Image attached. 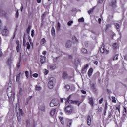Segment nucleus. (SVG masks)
<instances>
[{"label":"nucleus","mask_w":127,"mask_h":127,"mask_svg":"<svg viewBox=\"0 0 127 127\" xmlns=\"http://www.w3.org/2000/svg\"><path fill=\"white\" fill-rule=\"evenodd\" d=\"M61 26V25L60 24V23H59V22H58V23H57V30H58V31L60 30Z\"/></svg>","instance_id":"nucleus-27"},{"label":"nucleus","mask_w":127,"mask_h":127,"mask_svg":"<svg viewBox=\"0 0 127 127\" xmlns=\"http://www.w3.org/2000/svg\"><path fill=\"white\" fill-rule=\"evenodd\" d=\"M63 79H67V78H72V77L68 76V73H67V72L64 71L63 73Z\"/></svg>","instance_id":"nucleus-10"},{"label":"nucleus","mask_w":127,"mask_h":127,"mask_svg":"<svg viewBox=\"0 0 127 127\" xmlns=\"http://www.w3.org/2000/svg\"><path fill=\"white\" fill-rule=\"evenodd\" d=\"M72 23H74V22L73 21H69L67 23V25H68V26H71Z\"/></svg>","instance_id":"nucleus-29"},{"label":"nucleus","mask_w":127,"mask_h":127,"mask_svg":"<svg viewBox=\"0 0 127 127\" xmlns=\"http://www.w3.org/2000/svg\"><path fill=\"white\" fill-rule=\"evenodd\" d=\"M50 70H55L56 68V65L55 64H52L50 66Z\"/></svg>","instance_id":"nucleus-18"},{"label":"nucleus","mask_w":127,"mask_h":127,"mask_svg":"<svg viewBox=\"0 0 127 127\" xmlns=\"http://www.w3.org/2000/svg\"><path fill=\"white\" fill-rule=\"evenodd\" d=\"M65 88L66 89V90H67V91H68V90H70V85H66Z\"/></svg>","instance_id":"nucleus-42"},{"label":"nucleus","mask_w":127,"mask_h":127,"mask_svg":"<svg viewBox=\"0 0 127 127\" xmlns=\"http://www.w3.org/2000/svg\"><path fill=\"white\" fill-rule=\"evenodd\" d=\"M33 98L32 96H29L28 98H27V102L26 105H27L28 104V102H29V101H30Z\"/></svg>","instance_id":"nucleus-21"},{"label":"nucleus","mask_w":127,"mask_h":127,"mask_svg":"<svg viewBox=\"0 0 127 127\" xmlns=\"http://www.w3.org/2000/svg\"><path fill=\"white\" fill-rule=\"evenodd\" d=\"M39 110L42 111L43 112H45V105L42 104L39 107Z\"/></svg>","instance_id":"nucleus-13"},{"label":"nucleus","mask_w":127,"mask_h":127,"mask_svg":"<svg viewBox=\"0 0 127 127\" xmlns=\"http://www.w3.org/2000/svg\"><path fill=\"white\" fill-rule=\"evenodd\" d=\"M75 65H78V64H79V61H75Z\"/></svg>","instance_id":"nucleus-59"},{"label":"nucleus","mask_w":127,"mask_h":127,"mask_svg":"<svg viewBox=\"0 0 127 127\" xmlns=\"http://www.w3.org/2000/svg\"><path fill=\"white\" fill-rule=\"evenodd\" d=\"M2 29V23H1V20H0V30Z\"/></svg>","instance_id":"nucleus-39"},{"label":"nucleus","mask_w":127,"mask_h":127,"mask_svg":"<svg viewBox=\"0 0 127 127\" xmlns=\"http://www.w3.org/2000/svg\"><path fill=\"white\" fill-rule=\"evenodd\" d=\"M98 22H99V24H101V22H102V19L99 18L98 19Z\"/></svg>","instance_id":"nucleus-55"},{"label":"nucleus","mask_w":127,"mask_h":127,"mask_svg":"<svg viewBox=\"0 0 127 127\" xmlns=\"http://www.w3.org/2000/svg\"><path fill=\"white\" fill-rule=\"evenodd\" d=\"M74 107H73L71 105H68L67 107H65V113H66V114H68V115H70V114L72 113Z\"/></svg>","instance_id":"nucleus-4"},{"label":"nucleus","mask_w":127,"mask_h":127,"mask_svg":"<svg viewBox=\"0 0 127 127\" xmlns=\"http://www.w3.org/2000/svg\"><path fill=\"white\" fill-rule=\"evenodd\" d=\"M116 110H118L119 113H120V107H116Z\"/></svg>","instance_id":"nucleus-63"},{"label":"nucleus","mask_w":127,"mask_h":127,"mask_svg":"<svg viewBox=\"0 0 127 127\" xmlns=\"http://www.w3.org/2000/svg\"><path fill=\"white\" fill-rule=\"evenodd\" d=\"M21 65V60H20L19 63L17 64V68H19L20 67Z\"/></svg>","instance_id":"nucleus-36"},{"label":"nucleus","mask_w":127,"mask_h":127,"mask_svg":"<svg viewBox=\"0 0 127 127\" xmlns=\"http://www.w3.org/2000/svg\"><path fill=\"white\" fill-rule=\"evenodd\" d=\"M94 64H95V65H98V61H94Z\"/></svg>","instance_id":"nucleus-60"},{"label":"nucleus","mask_w":127,"mask_h":127,"mask_svg":"<svg viewBox=\"0 0 127 127\" xmlns=\"http://www.w3.org/2000/svg\"><path fill=\"white\" fill-rule=\"evenodd\" d=\"M81 93H82V94H84V95H86V94L87 93V92L85 90H81Z\"/></svg>","instance_id":"nucleus-48"},{"label":"nucleus","mask_w":127,"mask_h":127,"mask_svg":"<svg viewBox=\"0 0 127 127\" xmlns=\"http://www.w3.org/2000/svg\"><path fill=\"white\" fill-rule=\"evenodd\" d=\"M33 76L34 77V78H37V77H38V74L34 73L33 74Z\"/></svg>","instance_id":"nucleus-43"},{"label":"nucleus","mask_w":127,"mask_h":127,"mask_svg":"<svg viewBox=\"0 0 127 127\" xmlns=\"http://www.w3.org/2000/svg\"><path fill=\"white\" fill-rule=\"evenodd\" d=\"M71 125H72V121L68 120L67 121V127H71Z\"/></svg>","instance_id":"nucleus-19"},{"label":"nucleus","mask_w":127,"mask_h":127,"mask_svg":"<svg viewBox=\"0 0 127 127\" xmlns=\"http://www.w3.org/2000/svg\"><path fill=\"white\" fill-rule=\"evenodd\" d=\"M87 125H88V126H91V124L92 123V119H91V116H90V115H89L87 117Z\"/></svg>","instance_id":"nucleus-11"},{"label":"nucleus","mask_w":127,"mask_h":127,"mask_svg":"<svg viewBox=\"0 0 127 127\" xmlns=\"http://www.w3.org/2000/svg\"><path fill=\"white\" fill-rule=\"evenodd\" d=\"M65 47L66 48H70V47H72V41L70 40L67 41L65 44Z\"/></svg>","instance_id":"nucleus-8"},{"label":"nucleus","mask_w":127,"mask_h":127,"mask_svg":"<svg viewBox=\"0 0 127 127\" xmlns=\"http://www.w3.org/2000/svg\"><path fill=\"white\" fill-rule=\"evenodd\" d=\"M8 33H9V32L8 31V30L6 29H4L2 31V34L4 36H7V35H8Z\"/></svg>","instance_id":"nucleus-9"},{"label":"nucleus","mask_w":127,"mask_h":127,"mask_svg":"<svg viewBox=\"0 0 127 127\" xmlns=\"http://www.w3.org/2000/svg\"><path fill=\"white\" fill-rule=\"evenodd\" d=\"M34 36V30H31V37H33Z\"/></svg>","instance_id":"nucleus-40"},{"label":"nucleus","mask_w":127,"mask_h":127,"mask_svg":"<svg viewBox=\"0 0 127 127\" xmlns=\"http://www.w3.org/2000/svg\"><path fill=\"white\" fill-rule=\"evenodd\" d=\"M28 39L29 41V42H31V38H30V36H29V35L28 36Z\"/></svg>","instance_id":"nucleus-58"},{"label":"nucleus","mask_w":127,"mask_h":127,"mask_svg":"<svg viewBox=\"0 0 127 127\" xmlns=\"http://www.w3.org/2000/svg\"><path fill=\"white\" fill-rule=\"evenodd\" d=\"M76 104V105H77L79 107V106H80V104L82 103V102L77 100V101H73L72 100H71V95H70L68 98H67V102L65 103L66 105H67V104Z\"/></svg>","instance_id":"nucleus-1"},{"label":"nucleus","mask_w":127,"mask_h":127,"mask_svg":"<svg viewBox=\"0 0 127 127\" xmlns=\"http://www.w3.org/2000/svg\"><path fill=\"white\" fill-rule=\"evenodd\" d=\"M56 114V109H54L52 110L50 112L51 116H54Z\"/></svg>","instance_id":"nucleus-14"},{"label":"nucleus","mask_w":127,"mask_h":127,"mask_svg":"<svg viewBox=\"0 0 127 127\" xmlns=\"http://www.w3.org/2000/svg\"><path fill=\"white\" fill-rule=\"evenodd\" d=\"M118 56H119V54L116 55L114 57V58H113V61H114V60H118Z\"/></svg>","instance_id":"nucleus-33"},{"label":"nucleus","mask_w":127,"mask_h":127,"mask_svg":"<svg viewBox=\"0 0 127 127\" xmlns=\"http://www.w3.org/2000/svg\"><path fill=\"white\" fill-rule=\"evenodd\" d=\"M82 45L85 46V47H88V45H89V43L88 42H84L82 43Z\"/></svg>","instance_id":"nucleus-26"},{"label":"nucleus","mask_w":127,"mask_h":127,"mask_svg":"<svg viewBox=\"0 0 127 127\" xmlns=\"http://www.w3.org/2000/svg\"><path fill=\"white\" fill-rule=\"evenodd\" d=\"M103 101H104V98H102L99 100V104H102V103H103Z\"/></svg>","instance_id":"nucleus-47"},{"label":"nucleus","mask_w":127,"mask_h":127,"mask_svg":"<svg viewBox=\"0 0 127 127\" xmlns=\"http://www.w3.org/2000/svg\"><path fill=\"white\" fill-rule=\"evenodd\" d=\"M19 15V14L18 13V10H17L16 12V18H18Z\"/></svg>","instance_id":"nucleus-37"},{"label":"nucleus","mask_w":127,"mask_h":127,"mask_svg":"<svg viewBox=\"0 0 127 127\" xmlns=\"http://www.w3.org/2000/svg\"><path fill=\"white\" fill-rule=\"evenodd\" d=\"M105 2V0H99V3H103Z\"/></svg>","instance_id":"nucleus-50"},{"label":"nucleus","mask_w":127,"mask_h":127,"mask_svg":"<svg viewBox=\"0 0 127 127\" xmlns=\"http://www.w3.org/2000/svg\"><path fill=\"white\" fill-rule=\"evenodd\" d=\"M89 103L91 106H94V101H93V98H89Z\"/></svg>","instance_id":"nucleus-17"},{"label":"nucleus","mask_w":127,"mask_h":127,"mask_svg":"<svg viewBox=\"0 0 127 127\" xmlns=\"http://www.w3.org/2000/svg\"><path fill=\"white\" fill-rule=\"evenodd\" d=\"M40 62L41 64H43L45 62V56H40Z\"/></svg>","instance_id":"nucleus-12"},{"label":"nucleus","mask_w":127,"mask_h":127,"mask_svg":"<svg viewBox=\"0 0 127 127\" xmlns=\"http://www.w3.org/2000/svg\"><path fill=\"white\" fill-rule=\"evenodd\" d=\"M16 43L17 46H19V41L17 40L16 42Z\"/></svg>","instance_id":"nucleus-57"},{"label":"nucleus","mask_w":127,"mask_h":127,"mask_svg":"<svg viewBox=\"0 0 127 127\" xmlns=\"http://www.w3.org/2000/svg\"><path fill=\"white\" fill-rule=\"evenodd\" d=\"M26 44V41L25 40V39H23V45L24 47H25V45Z\"/></svg>","instance_id":"nucleus-35"},{"label":"nucleus","mask_w":127,"mask_h":127,"mask_svg":"<svg viewBox=\"0 0 127 127\" xmlns=\"http://www.w3.org/2000/svg\"><path fill=\"white\" fill-rule=\"evenodd\" d=\"M59 119L60 120L61 124H62V125H64V119H63V118L59 117Z\"/></svg>","instance_id":"nucleus-28"},{"label":"nucleus","mask_w":127,"mask_h":127,"mask_svg":"<svg viewBox=\"0 0 127 127\" xmlns=\"http://www.w3.org/2000/svg\"><path fill=\"white\" fill-rule=\"evenodd\" d=\"M41 89V87H40V86H38L37 85L36 86V91H40Z\"/></svg>","instance_id":"nucleus-34"},{"label":"nucleus","mask_w":127,"mask_h":127,"mask_svg":"<svg viewBox=\"0 0 127 127\" xmlns=\"http://www.w3.org/2000/svg\"><path fill=\"white\" fill-rule=\"evenodd\" d=\"M25 73L26 74V77H27V78H28V71H25Z\"/></svg>","instance_id":"nucleus-53"},{"label":"nucleus","mask_w":127,"mask_h":127,"mask_svg":"<svg viewBox=\"0 0 127 127\" xmlns=\"http://www.w3.org/2000/svg\"><path fill=\"white\" fill-rule=\"evenodd\" d=\"M124 59L125 60H127V55H125L124 56Z\"/></svg>","instance_id":"nucleus-56"},{"label":"nucleus","mask_w":127,"mask_h":127,"mask_svg":"<svg viewBox=\"0 0 127 127\" xmlns=\"http://www.w3.org/2000/svg\"><path fill=\"white\" fill-rule=\"evenodd\" d=\"M79 22H83L84 21V18H81L78 19Z\"/></svg>","instance_id":"nucleus-41"},{"label":"nucleus","mask_w":127,"mask_h":127,"mask_svg":"<svg viewBox=\"0 0 127 127\" xmlns=\"http://www.w3.org/2000/svg\"><path fill=\"white\" fill-rule=\"evenodd\" d=\"M91 89L93 90L94 92H96L97 91V89H96V87H95V84H92L91 85Z\"/></svg>","instance_id":"nucleus-22"},{"label":"nucleus","mask_w":127,"mask_h":127,"mask_svg":"<svg viewBox=\"0 0 127 127\" xmlns=\"http://www.w3.org/2000/svg\"><path fill=\"white\" fill-rule=\"evenodd\" d=\"M81 52L82 53H84V54H86V53H88V51L87 50V49H86L85 48H82L81 49Z\"/></svg>","instance_id":"nucleus-24"},{"label":"nucleus","mask_w":127,"mask_h":127,"mask_svg":"<svg viewBox=\"0 0 127 127\" xmlns=\"http://www.w3.org/2000/svg\"><path fill=\"white\" fill-rule=\"evenodd\" d=\"M59 105V101L57 99H53L50 103V107H57Z\"/></svg>","instance_id":"nucleus-3"},{"label":"nucleus","mask_w":127,"mask_h":127,"mask_svg":"<svg viewBox=\"0 0 127 127\" xmlns=\"http://www.w3.org/2000/svg\"><path fill=\"white\" fill-rule=\"evenodd\" d=\"M116 98L114 96L112 97V103H116Z\"/></svg>","instance_id":"nucleus-38"},{"label":"nucleus","mask_w":127,"mask_h":127,"mask_svg":"<svg viewBox=\"0 0 127 127\" xmlns=\"http://www.w3.org/2000/svg\"><path fill=\"white\" fill-rule=\"evenodd\" d=\"M81 73H85V69H82V70H81Z\"/></svg>","instance_id":"nucleus-62"},{"label":"nucleus","mask_w":127,"mask_h":127,"mask_svg":"<svg viewBox=\"0 0 127 127\" xmlns=\"http://www.w3.org/2000/svg\"><path fill=\"white\" fill-rule=\"evenodd\" d=\"M42 42H43V44H45V42H46V41L45 40V39L43 38L41 40Z\"/></svg>","instance_id":"nucleus-44"},{"label":"nucleus","mask_w":127,"mask_h":127,"mask_svg":"<svg viewBox=\"0 0 127 127\" xmlns=\"http://www.w3.org/2000/svg\"><path fill=\"white\" fill-rule=\"evenodd\" d=\"M57 59H58V57H56V58H54L53 59L54 62H56L57 61Z\"/></svg>","instance_id":"nucleus-45"},{"label":"nucleus","mask_w":127,"mask_h":127,"mask_svg":"<svg viewBox=\"0 0 127 127\" xmlns=\"http://www.w3.org/2000/svg\"><path fill=\"white\" fill-rule=\"evenodd\" d=\"M30 29H31V26L29 25L26 30V32L28 34H29V32H30Z\"/></svg>","instance_id":"nucleus-23"},{"label":"nucleus","mask_w":127,"mask_h":127,"mask_svg":"<svg viewBox=\"0 0 127 127\" xmlns=\"http://www.w3.org/2000/svg\"><path fill=\"white\" fill-rule=\"evenodd\" d=\"M92 74H93V68H90L88 72V76L91 77L92 76Z\"/></svg>","instance_id":"nucleus-16"},{"label":"nucleus","mask_w":127,"mask_h":127,"mask_svg":"<svg viewBox=\"0 0 127 127\" xmlns=\"http://www.w3.org/2000/svg\"><path fill=\"white\" fill-rule=\"evenodd\" d=\"M7 94L8 98L10 99L12 97V88H10V89H7Z\"/></svg>","instance_id":"nucleus-6"},{"label":"nucleus","mask_w":127,"mask_h":127,"mask_svg":"<svg viewBox=\"0 0 127 127\" xmlns=\"http://www.w3.org/2000/svg\"><path fill=\"white\" fill-rule=\"evenodd\" d=\"M103 110V108L102 107L98 108V112L100 113V112H102V110Z\"/></svg>","instance_id":"nucleus-51"},{"label":"nucleus","mask_w":127,"mask_h":127,"mask_svg":"<svg viewBox=\"0 0 127 127\" xmlns=\"http://www.w3.org/2000/svg\"><path fill=\"white\" fill-rule=\"evenodd\" d=\"M94 9H95V7H93V8L90 9V10H89L88 11V13L89 14H90V13H92V12H93V11H94Z\"/></svg>","instance_id":"nucleus-30"},{"label":"nucleus","mask_w":127,"mask_h":127,"mask_svg":"<svg viewBox=\"0 0 127 127\" xmlns=\"http://www.w3.org/2000/svg\"><path fill=\"white\" fill-rule=\"evenodd\" d=\"M20 78V73H19L16 76V81L19 82V79Z\"/></svg>","instance_id":"nucleus-25"},{"label":"nucleus","mask_w":127,"mask_h":127,"mask_svg":"<svg viewBox=\"0 0 127 127\" xmlns=\"http://www.w3.org/2000/svg\"><path fill=\"white\" fill-rule=\"evenodd\" d=\"M26 46H27V49L28 50L30 49V44L29 43V42H27Z\"/></svg>","instance_id":"nucleus-32"},{"label":"nucleus","mask_w":127,"mask_h":127,"mask_svg":"<svg viewBox=\"0 0 127 127\" xmlns=\"http://www.w3.org/2000/svg\"><path fill=\"white\" fill-rule=\"evenodd\" d=\"M110 6L112 7H116L117 6V0H111Z\"/></svg>","instance_id":"nucleus-7"},{"label":"nucleus","mask_w":127,"mask_h":127,"mask_svg":"<svg viewBox=\"0 0 127 127\" xmlns=\"http://www.w3.org/2000/svg\"><path fill=\"white\" fill-rule=\"evenodd\" d=\"M100 50L101 53H105V54H108L109 52V50L105 48V45L104 44L102 45V46L100 48Z\"/></svg>","instance_id":"nucleus-5"},{"label":"nucleus","mask_w":127,"mask_h":127,"mask_svg":"<svg viewBox=\"0 0 127 127\" xmlns=\"http://www.w3.org/2000/svg\"><path fill=\"white\" fill-rule=\"evenodd\" d=\"M55 79L52 77H50L49 79V82L48 83V87L49 88V89H53L54 88V83H53V82H54Z\"/></svg>","instance_id":"nucleus-2"},{"label":"nucleus","mask_w":127,"mask_h":127,"mask_svg":"<svg viewBox=\"0 0 127 127\" xmlns=\"http://www.w3.org/2000/svg\"><path fill=\"white\" fill-rule=\"evenodd\" d=\"M51 32L52 36H55V29L54 27H52Z\"/></svg>","instance_id":"nucleus-15"},{"label":"nucleus","mask_w":127,"mask_h":127,"mask_svg":"<svg viewBox=\"0 0 127 127\" xmlns=\"http://www.w3.org/2000/svg\"><path fill=\"white\" fill-rule=\"evenodd\" d=\"M114 25L115 26L117 30H118V31H119V29L120 28V25L118 23H114Z\"/></svg>","instance_id":"nucleus-20"},{"label":"nucleus","mask_w":127,"mask_h":127,"mask_svg":"<svg viewBox=\"0 0 127 127\" xmlns=\"http://www.w3.org/2000/svg\"><path fill=\"white\" fill-rule=\"evenodd\" d=\"M88 67H89V65L86 64L85 66H84V67H83V69H84V70H86V69H87Z\"/></svg>","instance_id":"nucleus-52"},{"label":"nucleus","mask_w":127,"mask_h":127,"mask_svg":"<svg viewBox=\"0 0 127 127\" xmlns=\"http://www.w3.org/2000/svg\"><path fill=\"white\" fill-rule=\"evenodd\" d=\"M126 112H127V109L126 108V107H124V110H123V113H126Z\"/></svg>","instance_id":"nucleus-61"},{"label":"nucleus","mask_w":127,"mask_h":127,"mask_svg":"<svg viewBox=\"0 0 127 127\" xmlns=\"http://www.w3.org/2000/svg\"><path fill=\"white\" fill-rule=\"evenodd\" d=\"M108 108L107 106V103L105 104V106L104 107V110L107 111V109Z\"/></svg>","instance_id":"nucleus-54"},{"label":"nucleus","mask_w":127,"mask_h":127,"mask_svg":"<svg viewBox=\"0 0 127 127\" xmlns=\"http://www.w3.org/2000/svg\"><path fill=\"white\" fill-rule=\"evenodd\" d=\"M47 74H48V71L46 70V71H45V75H47Z\"/></svg>","instance_id":"nucleus-64"},{"label":"nucleus","mask_w":127,"mask_h":127,"mask_svg":"<svg viewBox=\"0 0 127 127\" xmlns=\"http://www.w3.org/2000/svg\"><path fill=\"white\" fill-rule=\"evenodd\" d=\"M16 50H17V52H19V46H17Z\"/></svg>","instance_id":"nucleus-49"},{"label":"nucleus","mask_w":127,"mask_h":127,"mask_svg":"<svg viewBox=\"0 0 127 127\" xmlns=\"http://www.w3.org/2000/svg\"><path fill=\"white\" fill-rule=\"evenodd\" d=\"M113 47L114 49H116L117 47H118V44L115 43L113 44Z\"/></svg>","instance_id":"nucleus-31"},{"label":"nucleus","mask_w":127,"mask_h":127,"mask_svg":"<svg viewBox=\"0 0 127 127\" xmlns=\"http://www.w3.org/2000/svg\"><path fill=\"white\" fill-rule=\"evenodd\" d=\"M22 92H23L22 89H20V90H19V95H22Z\"/></svg>","instance_id":"nucleus-46"}]
</instances>
